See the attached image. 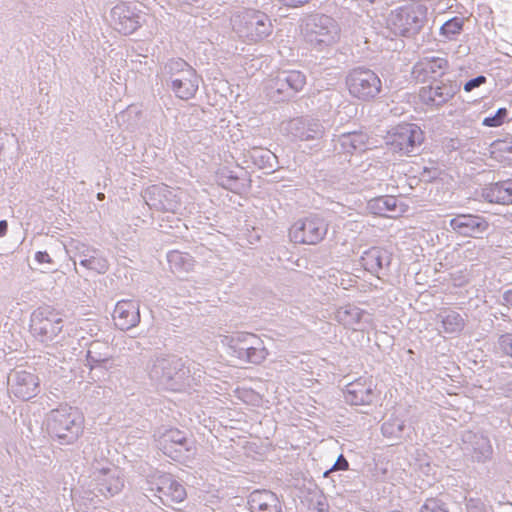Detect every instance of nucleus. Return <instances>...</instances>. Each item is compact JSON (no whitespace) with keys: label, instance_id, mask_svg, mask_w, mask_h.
Wrapping results in <instances>:
<instances>
[{"label":"nucleus","instance_id":"nucleus-1","mask_svg":"<svg viewBox=\"0 0 512 512\" xmlns=\"http://www.w3.org/2000/svg\"><path fill=\"white\" fill-rule=\"evenodd\" d=\"M226 191L241 194L249 186L250 168L263 170L270 174L278 168V158L269 149L252 147L247 149L245 143L226 144Z\"/></svg>","mask_w":512,"mask_h":512},{"label":"nucleus","instance_id":"nucleus-2","mask_svg":"<svg viewBox=\"0 0 512 512\" xmlns=\"http://www.w3.org/2000/svg\"><path fill=\"white\" fill-rule=\"evenodd\" d=\"M263 340L256 334L244 331H226V355L241 364H261L268 356Z\"/></svg>","mask_w":512,"mask_h":512},{"label":"nucleus","instance_id":"nucleus-3","mask_svg":"<svg viewBox=\"0 0 512 512\" xmlns=\"http://www.w3.org/2000/svg\"><path fill=\"white\" fill-rule=\"evenodd\" d=\"M345 84L349 95L360 102L369 103L385 95L381 77L366 66L350 69Z\"/></svg>","mask_w":512,"mask_h":512},{"label":"nucleus","instance_id":"nucleus-4","mask_svg":"<svg viewBox=\"0 0 512 512\" xmlns=\"http://www.w3.org/2000/svg\"><path fill=\"white\" fill-rule=\"evenodd\" d=\"M230 25L240 38L253 42L260 41L272 33V23L265 13L244 7L232 12Z\"/></svg>","mask_w":512,"mask_h":512},{"label":"nucleus","instance_id":"nucleus-5","mask_svg":"<svg viewBox=\"0 0 512 512\" xmlns=\"http://www.w3.org/2000/svg\"><path fill=\"white\" fill-rule=\"evenodd\" d=\"M426 22L427 7L420 3H410L390 12L387 27L396 36L413 38L422 30Z\"/></svg>","mask_w":512,"mask_h":512},{"label":"nucleus","instance_id":"nucleus-6","mask_svg":"<svg viewBox=\"0 0 512 512\" xmlns=\"http://www.w3.org/2000/svg\"><path fill=\"white\" fill-rule=\"evenodd\" d=\"M425 139L424 132L415 123L403 122L392 127L385 137L391 151L400 155H416Z\"/></svg>","mask_w":512,"mask_h":512},{"label":"nucleus","instance_id":"nucleus-7","mask_svg":"<svg viewBox=\"0 0 512 512\" xmlns=\"http://www.w3.org/2000/svg\"><path fill=\"white\" fill-rule=\"evenodd\" d=\"M330 221L324 213H310L298 219L290 228V239L298 244L316 245L328 233Z\"/></svg>","mask_w":512,"mask_h":512},{"label":"nucleus","instance_id":"nucleus-8","mask_svg":"<svg viewBox=\"0 0 512 512\" xmlns=\"http://www.w3.org/2000/svg\"><path fill=\"white\" fill-rule=\"evenodd\" d=\"M303 33L305 41L318 51L332 45L338 38V27L333 18L313 14L306 18Z\"/></svg>","mask_w":512,"mask_h":512},{"label":"nucleus","instance_id":"nucleus-9","mask_svg":"<svg viewBox=\"0 0 512 512\" xmlns=\"http://www.w3.org/2000/svg\"><path fill=\"white\" fill-rule=\"evenodd\" d=\"M306 74L296 69H282L276 72L267 87L268 96L276 101L289 100L306 85Z\"/></svg>","mask_w":512,"mask_h":512},{"label":"nucleus","instance_id":"nucleus-10","mask_svg":"<svg viewBox=\"0 0 512 512\" xmlns=\"http://www.w3.org/2000/svg\"><path fill=\"white\" fill-rule=\"evenodd\" d=\"M332 152L345 158L362 154L373 146L370 135L364 130L347 131L333 134L331 139Z\"/></svg>","mask_w":512,"mask_h":512},{"label":"nucleus","instance_id":"nucleus-11","mask_svg":"<svg viewBox=\"0 0 512 512\" xmlns=\"http://www.w3.org/2000/svg\"><path fill=\"white\" fill-rule=\"evenodd\" d=\"M80 416L72 408H60L51 414L50 429L64 443L76 440L81 432Z\"/></svg>","mask_w":512,"mask_h":512},{"label":"nucleus","instance_id":"nucleus-12","mask_svg":"<svg viewBox=\"0 0 512 512\" xmlns=\"http://www.w3.org/2000/svg\"><path fill=\"white\" fill-rule=\"evenodd\" d=\"M448 224L449 231L461 237L481 238L489 229L487 218L473 213H457Z\"/></svg>","mask_w":512,"mask_h":512},{"label":"nucleus","instance_id":"nucleus-13","mask_svg":"<svg viewBox=\"0 0 512 512\" xmlns=\"http://www.w3.org/2000/svg\"><path fill=\"white\" fill-rule=\"evenodd\" d=\"M62 317L60 312L50 306L40 307L31 317L32 332L45 339H51L62 330Z\"/></svg>","mask_w":512,"mask_h":512},{"label":"nucleus","instance_id":"nucleus-14","mask_svg":"<svg viewBox=\"0 0 512 512\" xmlns=\"http://www.w3.org/2000/svg\"><path fill=\"white\" fill-rule=\"evenodd\" d=\"M462 451L471 457L472 461L485 463L493 455L490 439L482 433L465 430L461 434Z\"/></svg>","mask_w":512,"mask_h":512},{"label":"nucleus","instance_id":"nucleus-15","mask_svg":"<svg viewBox=\"0 0 512 512\" xmlns=\"http://www.w3.org/2000/svg\"><path fill=\"white\" fill-rule=\"evenodd\" d=\"M375 387L371 378L359 377L345 385L344 400L352 406L371 405L377 397Z\"/></svg>","mask_w":512,"mask_h":512},{"label":"nucleus","instance_id":"nucleus-16","mask_svg":"<svg viewBox=\"0 0 512 512\" xmlns=\"http://www.w3.org/2000/svg\"><path fill=\"white\" fill-rule=\"evenodd\" d=\"M159 444L163 453L175 461H185L192 450L185 434L177 428L165 431Z\"/></svg>","mask_w":512,"mask_h":512},{"label":"nucleus","instance_id":"nucleus-17","mask_svg":"<svg viewBox=\"0 0 512 512\" xmlns=\"http://www.w3.org/2000/svg\"><path fill=\"white\" fill-rule=\"evenodd\" d=\"M286 131L293 140L299 141L318 140L325 134L323 124L308 116L291 119L287 123Z\"/></svg>","mask_w":512,"mask_h":512},{"label":"nucleus","instance_id":"nucleus-18","mask_svg":"<svg viewBox=\"0 0 512 512\" xmlns=\"http://www.w3.org/2000/svg\"><path fill=\"white\" fill-rule=\"evenodd\" d=\"M431 83L427 87H422L419 94L422 101L430 106L444 105L460 90L458 83L452 80H437Z\"/></svg>","mask_w":512,"mask_h":512},{"label":"nucleus","instance_id":"nucleus-19","mask_svg":"<svg viewBox=\"0 0 512 512\" xmlns=\"http://www.w3.org/2000/svg\"><path fill=\"white\" fill-rule=\"evenodd\" d=\"M449 68V62L444 57L426 56L419 59L412 67V76L421 83L429 80L437 81Z\"/></svg>","mask_w":512,"mask_h":512},{"label":"nucleus","instance_id":"nucleus-20","mask_svg":"<svg viewBox=\"0 0 512 512\" xmlns=\"http://www.w3.org/2000/svg\"><path fill=\"white\" fill-rule=\"evenodd\" d=\"M155 485L156 495L166 506L181 503L187 497L185 487L169 474L157 477Z\"/></svg>","mask_w":512,"mask_h":512},{"label":"nucleus","instance_id":"nucleus-21","mask_svg":"<svg viewBox=\"0 0 512 512\" xmlns=\"http://www.w3.org/2000/svg\"><path fill=\"white\" fill-rule=\"evenodd\" d=\"M391 260L392 253L378 246H373L365 250L360 257L361 265L366 271L373 275H378L379 272L388 268Z\"/></svg>","mask_w":512,"mask_h":512},{"label":"nucleus","instance_id":"nucleus-22","mask_svg":"<svg viewBox=\"0 0 512 512\" xmlns=\"http://www.w3.org/2000/svg\"><path fill=\"white\" fill-rule=\"evenodd\" d=\"M367 209L375 215L386 216L389 213L391 217H396L405 213L408 205L398 201L395 196L384 195L370 199L367 202Z\"/></svg>","mask_w":512,"mask_h":512},{"label":"nucleus","instance_id":"nucleus-23","mask_svg":"<svg viewBox=\"0 0 512 512\" xmlns=\"http://www.w3.org/2000/svg\"><path fill=\"white\" fill-rule=\"evenodd\" d=\"M250 512H281L282 505L278 496L266 489H257L250 493L247 501Z\"/></svg>","mask_w":512,"mask_h":512},{"label":"nucleus","instance_id":"nucleus-24","mask_svg":"<svg viewBox=\"0 0 512 512\" xmlns=\"http://www.w3.org/2000/svg\"><path fill=\"white\" fill-rule=\"evenodd\" d=\"M115 325L121 330L134 327L140 320L138 305L132 300L119 301L113 312Z\"/></svg>","mask_w":512,"mask_h":512},{"label":"nucleus","instance_id":"nucleus-25","mask_svg":"<svg viewBox=\"0 0 512 512\" xmlns=\"http://www.w3.org/2000/svg\"><path fill=\"white\" fill-rule=\"evenodd\" d=\"M200 78L196 71L191 67H187L182 71L181 75L172 82V89L181 99H191L198 90Z\"/></svg>","mask_w":512,"mask_h":512},{"label":"nucleus","instance_id":"nucleus-26","mask_svg":"<svg viewBox=\"0 0 512 512\" xmlns=\"http://www.w3.org/2000/svg\"><path fill=\"white\" fill-rule=\"evenodd\" d=\"M485 201L495 204H512V179L490 183L482 188Z\"/></svg>","mask_w":512,"mask_h":512},{"label":"nucleus","instance_id":"nucleus-27","mask_svg":"<svg viewBox=\"0 0 512 512\" xmlns=\"http://www.w3.org/2000/svg\"><path fill=\"white\" fill-rule=\"evenodd\" d=\"M112 14L117 18L114 25L118 32L127 35L138 29V17L132 14L126 6H116L113 9Z\"/></svg>","mask_w":512,"mask_h":512},{"label":"nucleus","instance_id":"nucleus-28","mask_svg":"<svg viewBox=\"0 0 512 512\" xmlns=\"http://www.w3.org/2000/svg\"><path fill=\"white\" fill-rule=\"evenodd\" d=\"M39 387V379L36 375L23 371L17 376L14 393L17 397L28 400L36 395Z\"/></svg>","mask_w":512,"mask_h":512},{"label":"nucleus","instance_id":"nucleus-29","mask_svg":"<svg viewBox=\"0 0 512 512\" xmlns=\"http://www.w3.org/2000/svg\"><path fill=\"white\" fill-rule=\"evenodd\" d=\"M440 331L449 335H459L465 328L466 322L463 316L454 310H444L439 313Z\"/></svg>","mask_w":512,"mask_h":512},{"label":"nucleus","instance_id":"nucleus-30","mask_svg":"<svg viewBox=\"0 0 512 512\" xmlns=\"http://www.w3.org/2000/svg\"><path fill=\"white\" fill-rule=\"evenodd\" d=\"M98 485L104 496H114L123 489L124 483L118 473L103 471Z\"/></svg>","mask_w":512,"mask_h":512},{"label":"nucleus","instance_id":"nucleus-31","mask_svg":"<svg viewBox=\"0 0 512 512\" xmlns=\"http://www.w3.org/2000/svg\"><path fill=\"white\" fill-rule=\"evenodd\" d=\"M406 430L405 420L391 415L383 424L381 425V433L385 438L389 439H401Z\"/></svg>","mask_w":512,"mask_h":512},{"label":"nucleus","instance_id":"nucleus-32","mask_svg":"<svg viewBox=\"0 0 512 512\" xmlns=\"http://www.w3.org/2000/svg\"><path fill=\"white\" fill-rule=\"evenodd\" d=\"M464 23L465 20L463 17L454 16L448 19L440 27V36L444 41L456 40L463 31Z\"/></svg>","mask_w":512,"mask_h":512},{"label":"nucleus","instance_id":"nucleus-33","mask_svg":"<svg viewBox=\"0 0 512 512\" xmlns=\"http://www.w3.org/2000/svg\"><path fill=\"white\" fill-rule=\"evenodd\" d=\"M246 436L238 435L237 430L233 426L226 424V459L232 456L229 448L233 449L236 453H241L247 444Z\"/></svg>","mask_w":512,"mask_h":512},{"label":"nucleus","instance_id":"nucleus-34","mask_svg":"<svg viewBox=\"0 0 512 512\" xmlns=\"http://www.w3.org/2000/svg\"><path fill=\"white\" fill-rule=\"evenodd\" d=\"M365 312L356 306L341 307L337 311V319L346 326H354L361 322Z\"/></svg>","mask_w":512,"mask_h":512},{"label":"nucleus","instance_id":"nucleus-35","mask_svg":"<svg viewBox=\"0 0 512 512\" xmlns=\"http://www.w3.org/2000/svg\"><path fill=\"white\" fill-rule=\"evenodd\" d=\"M491 154L495 159L512 163V142L496 140L491 144Z\"/></svg>","mask_w":512,"mask_h":512},{"label":"nucleus","instance_id":"nucleus-36","mask_svg":"<svg viewBox=\"0 0 512 512\" xmlns=\"http://www.w3.org/2000/svg\"><path fill=\"white\" fill-rule=\"evenodd\" d=\"M508 115V109L501 107L497 109L494 114L485 117L482 120V125L489 128H497L501 126L505 121H509L510 118H508Z\"/></svg>","mask_w":512,"mask_h":512},{"label":"nucleus","instance_id":"nucleus-37","mask_svg":"<svg viewBox=\"0 0 512 512\" xmlns=\"http://www.w3.org/2000/svg\"><path fill=\"white\" fill-rule=\"evenodd\" d=\"M496 348L502 356L512 360V332H504L497 338Z\"/></svg>","mask_w":512,"mask_h":512},{"label":"nucleus","instance_id":"nucleus-38","mask_svg":"<svg viewBox=\"0 0 512 512\" xmlns=\"http://www.w3.org/2000/svg\"><path fill=\"white\" fill-rule=\"evenodd\" d=\"M419 512H450L448 504L440 498H427L421 505Z\"/></svg>","mask_w":512,"mask_h":512},{"label":"nucleus","instance_id":"nucleus-39","mask_svg":"<svg viewBox=\"0 0 512 512\" xmlns=\"http://www.w3.org/2000/svg\"><path fill=\"white\" fill-rule=\"evenodd\" d=\"M349 462L343 454H340L334 464L323 473V477H328L332 472L347 471Z\"/></svg>","mask_w":512,"mask_h":512},{"label":"nucleus","instance_id":"nucleus-40","mask_svg":"<svg viewBox=\"0 0 512 512\" xmlns=\"http://www.w3.org/2000/svg\"><path fill=\"white\" fill-rule=\"evenodd\" d=\"M487 77L484 75H478L474 78L469 79L463 85V89L465 92H472L474 89L479 88L480 86L486 84Z\"/></svg>","mask_w":512,"mask_h":512},{"label":"nucleus","instance_id":"nucleus-41","mask_svg":"<svg viewBox=\"0 0 512 512\" xmlns=\"http://www.w3.org/2000/svg\"><path fill=\"white\" fill-rule=\"evenodd\" d=\"M467 512H489L487 505L481 499L471 498L466 503Z\"/></svg>","mask_w":512,"mask_h":512},{"label":"nucleus","instance_id":"nucleus-42","mask_svg":"<svg viewBox=\"0 0 512 512\" xmlns=\"http://www.w3.org/2000/svg\"><path fill=\"white\" fill-rule=\"evenodd\" d=\"M312 509L315 512H328L329 504L327 502L326 497L323 494L319 495L316 502L313 503Z\"/></svg>","mask_w":512,"mask_h":512},{"label":"nucleus","instance_id":"nucleus-43","mask_svg":"<svg viewBox=\"0 0 512 512\" xmlns=\"http://www.w3.org/2000/svg\"><path fill=\"white\" fill-rule=\"evenodd\" d=\"M283 6L288 8H299L309 3L311 0H278Z\"/></svg>","mask_w":512,"mask_h":512},{"label":"nucleus","instance_id":"nucleus-44","mask_svg":"<svg viewBox=\"0 0 512 512\" xmlns=\"http://www.w3.org/2000/svg\"><path fill=\"white\" fill-rule=\"evenodd\" d=\"M501 297V304L512 308V286L504 290Z\"/></svg>","mask_w":512,"mask_h":512},{"label":"nucleus","instance_id":"nucleus-45","mask_svg":"<svg viewBox=\"0 0 512 512\" xmlns=\"http://www.w3.org/2000/svg\"><path fill=\"white\" fill-rule=\"evenodd\" d=\"M35 259L38 263H51L52 260L47 252L39 251L35 254Z\"/></svg>","mask_w":512,"mask_h":512},{"label":"nucleus","instance_id":"nucleus-46","mask_svg":"<svg viewBox=\"0 0 512 512\" xmlns=\"http://www.w3.org/2000/svg\"><path fill=\"white\" fill-rule=\"evenodd\" d=\"M503 391L506 396H512V381H509L504 385Z\"/></svg>","mask_w":512,"mask_h":512},{"label":"nucleus","instance_id":"nucleus-47","mask_svg":"<svg viewBox=\"0 0 512 512\" xmlns=\"http://www.w3.org/2000/svg\"><path fill=\"white\" fill-rule=\"evenodd\" d=\"M7 222L5 220L0 221V237L3 236L7 231Z\"/></svg>","mask_w":512,"mask_h":512},{"label":"nucleus","instance_id":"nucleus-48","mask_svg":"<svg viewBox=\"0 0 512 512\" xmlns=\"http://www.w3.org/2000/svg\"><path fill=\"white\" fill-rule=\"evenodd\" d=\"M235 217L233 211H226V220Z\"/></svg>","mask_w":512,"mask_h":512},{"label":"nucleus","instance_id":"nucleus-49","mask_svg":"<svg viewBox=\"0 0 512 512\" xmlns=\"http://www.w3.org/2000/svg\"><path fill=\"white\" fill-rule=\"evenodd\" d=\"M97 198L99 200H103L104 199V194L103 193H98Z\"/></svg>","mask_w":512,"mask_h":512},{"label":"nucleus","instance_id":"nucleus-50","mask_svg":"<svg viewBox=\"0 0 512 512\" xmlns=\"http://www.w3.org/2000/svg\"><path fill=\"white\" fill-rule=\"evenodd\" d=\"M369 1H370L371 3H373V2H374V0H369Z\"/></svg>","mask_w":512,"mask_h":512},{"label":"nucleus","instance_id":"nucleus-51","mask_svg":"<svg viewBox=\"0 0 512 512\" xmlns=\"http://www.w3.org/2000/svg\"><path fill=\"white\" fill-rule=\"evenodd\" d=\"M509 121H512V117L509 119Z\"/></svg>","mask_w":512,"mask_h":512}]
</instances>
